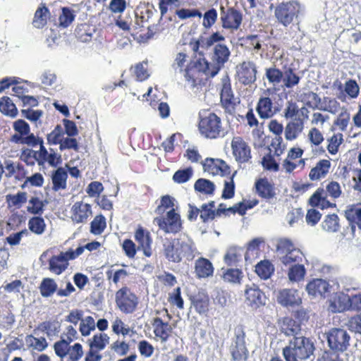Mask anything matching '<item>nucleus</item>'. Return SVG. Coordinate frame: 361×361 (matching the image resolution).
I'll return each mask as SVG.
<instances>
[{"label": "nucleus", "mask_w": 361, "mask_h": 361, "mask_svg": "<svg viewBox=\"0 0 361 361\" xmlns=\"http://www.w3.org/2000/svg\"><path fill=\"white\" fill-rule=\"evenodd\" d=\"M28 228L32 233L41 235L45 231L46 223L42 217L33 216L28 221Z\"/></svg>", "instance_id": "09e8293b"}, {"label": "nucleus", "mask_w": 361, "mask_h": 361, "mask_svg": "<svg viewBox=\"0 0 361 361\" xmlns=\"http://www.w3.org/2000/svg\"><path fill=\"white\" fill-rule=\"evenodd\" d=\"M256 111L262 119L271 118L275 114V111L271 98L269 97H260L257 104Z\"/></svg>", "instance_id": "cd10ccee"}, {"label": "nucleus", "mask_w": 361, "mask_h": 361, "mask_svg": "<svg viewBox=\"0 0 361 361\" xmlns=\"http://www.w3.org/2000/svg\"><path fill=\"white\" fill-rule=\"evenodd\" d=\"M71 219L75 224L85 223L92 216V207L90 204L78 201L71 209Z\"/></svg>", "instance_id": "412c9836"}, {"label": "nucleus", "mask_w": 361, "mask_h": 361, "mask_svg": "<svg viewBox=\"0 0 361 361\" xmlns=\"http://www.w3.org/2000/svg\"><path fill=\"white\" fill-rule=\"evenodd\" d=\"M345 216L350 223H355L361 230V207L359 204H350L345 211Z\"/></svg>", "instance_id": "79ce46f5"}, {"label": "nucleus", "mask_w": 361, "mask_h": 361, "mask_svg": "<svg viewBox=\"0 0 361 361\" xmlns=\"http://www.w3.org/2000/svg\"><path fill=\"white\" fill-rule=\"evenodd\" d=\"M68 262H66L61 253L58 255H53L49 260V269L51 272L59 275L62 274L68 267Z\"/></svg>", "instance_id": "7c9ffc66"}, {"label": "nucleus", "mask_w": 361, "mask_h": 361, "mask_svg": "<svg viewBox=\"0 0 361 361\" xmlns=\"http://www.w3.org/2000/svg\"><path fill=\"white\" fill-rule=\"evenodd\" d=\"M301 6L296 0L283 1L278 4L274 9V16L279 24L288 27L298 20Z\"/></svg>", "instance_id": "39448f33"}, {"label": "nucleus", "mask_w": 361, "mask_h": 361, "mask_svg": "<svg viewBox=\"0 0 361 361\" xmlns=\"http://www.w3.org/2000/svg\"><path fill=\"white\" fill-rule=\"evenodd\" d=\"M172 67L183 74L185 80L192 87L204 84L212 76L210 63L204 57L193 59L188 61V56L183 52L176 54Z\"/></svg>", "instance_id": "f257e3e1"}, {"label": "nucleus", "mask_w": 361, "mask_h": 361, "mask_svg": "<svg viewBox=\"0 0 361 361\" xmlns=\"http://www.w3.org/2000/svg\"><path fill=\"white\" fill-rule=\"evenodd\" d=\"M195 274L197 279H206L214 275V267L211 261L201 257L195 262Z\"/></svg>", "instance_id": "b1692460"}, {"label": "nucleus", "mask_w": 361, "mask_h": 361, "mask_svg": "<svg viewBox=\"0 0 361 361\" xmlns=\"http://www.w3.org/2000/svg\"><path fill=\"white\" fill-rule=\"evenodd\" d=\"M329 283L322 279H314L310 281L306 286V290L309 295L312 296H324L329 290Z\"/></svg>", "instance_id": "c85d7f7f"}, {"label": "nucleus", "mask_w": 361, "mask_h": 361, "mask_svg": "<svg viewBox=\"0 0 361 361\" xmlns=\"http://www.w3.org/2000/svg\"><path fill=\"white\" fill-rule=\"evenodd\" d=\"M197 247L190 240L180 238L166 239L163 244V253L166 259L173 263H179L183 258L192 260L195 257Z\"/></svg>", "instance_id": "f03ea898"}, {"label": "nucleus", "mask_w": 361, "mask_h": 361, "mask_svg": "<svg viewBox=\"0 0 361 361\" xmlns=\"http://www.w3.org/2000/svg\"><path fill=\"white\" fill-rule=\"evenodd\" d=\"M6 201L9 206L20 207L27 201V194L25 192H18L16 195H6Z\"/></svg>", "instance_id": "774afa93"}, {"label": "nucleus", "mask_w": 361, "mask_h": 361, "mask_svg": "<svg viewBox=\"0 0 361 361\" xmlns=\"http://www.w3.org/2000/svg\"><path fill=\"white\" fill-rule=\"evenodd\" d=\"M338 216L336 214L326 216L322 223V228L328 232H336L339 228Z\"/></svg>", "instance_id": "bf43d9fd"}, {"label": "nucleus", "mask_w": 361, "mask_h": 361, "mask_svg": "<svg viewBox=\"0 0 361 361\" xmlns=\"http://www.w3.org/2000/svg\"><path fill=\"white\" fill-rule=\"evenodd\" d=\"M243 273L239 269H227L223 271L222 279L227 283H240Z\"/></svg>", "instance_id": "c03bdc74"}, {"label": "nucleus", "mask_w": 361, "mask_h": 361, "mask_svg": "<svg viewBox=\"0 0 361 361\" xmlns=\"http://www.w3.org/2000/svg\"><path fill=\"white\" fill-rule=\"evenodd\" d=\"M134 237L138 243V248H141L143 250V253L146 257H150L152 255L151 245L152 239L149 231L142 226H138L135 232Z\"/></svg>", "instance_id": "5701e85b"}, {"label": "nucleus", "mask_w": 361, "mask_h": 361, "mask_svg": "<svg viewBox=\"0 0 361 361\" xmlns=\"http://www.w3.org/2000/svg\"><path fill=\"white\" fill-rule=\"evenodd\" d=\"M306 274L305 266L300 263L292 265L288 270V279L292 282H298L302 281Z\"/></svg>", "instance_id": "49530a36"}, {"label": "nucleus", "mask_w": 361, "mask_h": 361, "mask_svg": "<svg viewBox=\"0 0 361 361\" xmlns=\"http://www.w3.org/2000/svg\"><path fill=\"white\" fill-rule=\"evenodd\" d=\"M57 290V284L51 278H44L39 286L40 293L45 298L51 296Z\"/></svg>", "instance_id": "de8ad7c7"}, {"label": "nucleus", "mask_w": 361, "mask_h": 361, "mask_svg": "<svg viewBox=\"0 0 361 361\" xmlns=\"http://www.w3.org/2000/svg\"><path fill=\"white\" fill-rule=\"evenodd\" d=\"M192 305L199 314H205L209 310V298L207 295L197 294L192 299Z\"/></svg>", "instance_id": "4c0bfd02"}, {"label": "nucleus", "mask_w": 361, "mask_h": 361, "mask_svg": "<svg viewBox=\"0 0 361 361\" xmlns=\"http://www.w3.org/2000/svg\"><path fill=\"white\" fill-rule=\"evenodd\" d=\"M0 111L2 114L13 118L16 116L18 114V110L16 105L8 97H3L0 99Z\"/></svg>", "instance_id": "a18cd8bd"}, {"label": "nucleus", "mask_w": 361, "mask_h": 361, "mask_svg": "<svg viewBox=\"0 0 361 361\" xmlns=\"http://www.w3.org/2000/svg\"><path fill=\"white\" fill-rule=\"evenodd\" d=\"M89 347L99 351L103 350L109 343V336L105 333L94 334L87 341Z\"/></svg>", "instance_id": "e433bc0d"}, {"label": "nucleus", "mask_w": 361, "mask_h": 361, "mask_svg": "<svg viewBox=\"0 0 361 361\" xmlns=\"http://www.w3.org/2000/svg\"><path fill=\"white\" fill-rule=\"evenodd\" d=\"M39 146V150H35L36 152V157L37 159V164L39 166H44L46 163V160L49 152L47 151V148L44 145V140L42 137L37 136L35 138V141L34 143H31L28 147L31 148H35Z\"/></svg>", "instance_id": "72a5a7b5"}, {"label": "nucleus", "mask_w": 361, "mask_h": 361, "mask_svg": "<svg viewBox=\"0 0 361 361\" xmlns=\"http://www.w3.org/2000/svg\"><path fill=\"white\" fill-rule=\"evenodd\" d=\"M277 301L283 307H295L302 303L298 291L293 288H284L279 290Z\"/></svg>", "instance_id": "4be33fe9"}, {"label": "nucleus", "mask_w": 361, "mask_h": 361, "mask_svg": "<svg viewBox=\"0 0 361 361\" xmlns=\"http://www.w3.org/2000/svg\"><path fill=\"white\" fill-rule=\"evenodd\" d=\"M194 189L207 196H212L214 194L216 186L214 183L206 178H199L194 184Z\"/></svg>", "instance_id": "c9c22d12"}, {"label": "nucleus", "mask_w": 361, "mask_h": 361, "mask_svg": "<svg viewBox=\"0 0 361 361\" xmlns=\"http://www.w3.org/2000/svg\"><path fill=\"white\" fill-rule=\"evenodd\" d=\"M175 199L169 195H163L161 197L160 203L155 209V212L161 216L164 214L166 210L174 209Z\"/></svg>", "instance_id": "603ef678"}, {"label": "nucleus", "mask_w": 361, "mask_h": 361, "mask_svg": "<svg viewBox=\"0 0 361 361\" xmlns=\"http://www.w3.org/2000/svg\"><path fill=\"white\" fill-rule=\"evenodd\" d=\"M264 243L262 238H255L252 239L247 245V251L245 252V258L246 260L257 257L259 250L260 245Z\"/></svg>", "instance_id": "4d7b16f0"}, {"label": "nucleus", "mask_w": 361, "mask_h": 361, "mask_svg": "<svg viewBox=\"0 0 361 361\" xmlns=\"http://www.w3.org/2000/svg\"><path fill=\"white\" fill-rule=\"evenodd\" d=\"M220 102L225 112L232 114L235 112L237 99L234 97L229 79L224 80L220 93Z\"/></svg>", "instance_id": "f3484780"}, {"label": "nucleus", "mask_w": 361, "mask_h": 361, "mask_svg": "<svg viewBox=\"0 0 361 361\" xmlns=\"http://www.w3.org/2000/svg\"><path fill=\"white\" fill-rule=\"evenodd\" d=\"M240 257V249L236 247H231L225 254L224 261L228 267H232L238 262Z\"/></svg>", "instance_id": "052dcab7"}, {"label": "nucleus", "mask_w": 361, "mask_h": 361, "mask_svg": "<svg viewBox=\"0 0 361 361\" xmlns=\"http://www.w3.org/2000/svg\"><path fill=\"white\" fill-rule=\"evenodd\" d=\"M257 66L252 61H244L236 66V77L244 85L253 84L257 80Z\"/></svg>", "instance_id": "2eb2a0df"}, {"label": "nucleus", "mask_w": 361, "mask_h": 361, "mask_svg": "<svg viewBox=\"0 0 361 361\" xmlns=\"http://www.w3.org/2000/svg\"><path fill=\"white\" fill-rule=\"evenodd\" d=\"M277 250L280 253L283 254L281 259L286 266L301 263L305 258L302 252L295 247L293 242L287 238L281 239L279 241Z\"/></svg>", "instance_id": "0eeeda50"}, {"label": "nucleus", "mask_w": 361, "mask_h": 361, "mask_svg": "<svg viewBox=\"0 0 361 361\" xmlns=\"http://www.w3.org/2000/svg\"><path fill=\"white\" fill-rule=\"evenodd\" d=\"M25 343L29 348L39 352L44 350L48 346V343L44 337L36 338L31 334L25 336Z\"/></svg>", "instance_id": "37998d69"}, {"label": "nucleus", "mask_w": 361, "mask_h": 361, "mask_svg": "<svg viewBox=\"0 0 361 361\" xmlns=\"http://www.w3.org/2000/svg\"><path fill=\"white\" fill-rule=\"evenodd\" d=\"M37 329L48 337L57 336L61 330V324L56 320L44 321L39 324Z\"/></svg>", "instance_id": "2f4dec72"}, {"label": "nucleus", "mask_w": 361, "mask_h": 361, "mask_svg": "<svg viewBox=\"0 0 361 361\" xmlns=\"http://www.w3.org/2000/svg\"><path fill=\"white\" fill-rule=\"evenodd\" d=\"M274 271V265L267 259L262 260L255 266L256 274L262 279H268Z\"/></svg>", "instance_id": "ea45409f"}, {"label": "nucleus", "mask_w": 361, "mask_h": 361, "mask_svg": "<svg viewBox=\"0 0 361 361\" xmlns=\"http://www.w3.org/2000/svg\"><path fill=\"white\" fill-rule=\"evenodd\" d=\"M314 350V343L305 336L294 337L288 346L283 349V355L286 361H299L306 360Z\"/></svg>", "instance_id": "20e7f679"}, {"label": "nucleus", "mask_w": 361, "mask_h": 361, "mask_svg": "<svg viewBox=\"0 0 361 361\" xmlns=\"http://www.w3.org/2000/svg\"><path fill=\"white\" fill-rule=\"evenodd\" d=\"M220 19L221 25L225 29L237 30L241 25L243 15L240 11L234 7L226 9L223 6L220 7Z\"/></svg>", "instance_id": "dca6fc26"}, {"label": "nucleus", "mask_w": 361, "mask_h": 361, "mask_svg": "<svg viewBox=\"0 0 361 361\" xmlns=\"http://www.w3.org/2000/svg\"><path fill=\"white\" fill-rule=\"evenodd\" d=\"M75 16L73 10L68 7L62 8V13L59 16V25L62 27H68L74 20Z\"/></svg>", "instance_id": "0e129e2a"}, {"label": "nucleus", "mask_w": 361, "mask_h": 361, "mask_svg": "<svg viewBox=\"0 0 361 361\" xmlns=\"http://www.w3.org/2000/svg\"><path fill=\"white\" fill-rule=\"evenodd\" d=\"M285 148L282 137L276 136L272 139L269 149L270 153L273 152L274 156L279 157L283 153Z\"/></svg>", "instance_id": "338daca9"}, {"label": "nucleus", "mask_w": 361, "mask_h": 361, "mask_svg": "<svg viewBox=\"0 0 361 361\" xmlns=\"http://www.w3.org/2000/svg\"><path fill=\"white\" fill-rule=\"evenodd\" d=\"M68 174L61 167L57 169L52 175V189L54 191L64 190L66 188V180Z\"/></svg>", "instance_id": "f704fd0d"}, {"label": "nucleus", "mask_w": 361, "mask_h": 361, "mask_svg": "<svg viewBox=\"0 0 361 361\" xmlns=\"http://www.w3.org/2000/svg\"><path fill=\"white\" fill-rule=\"evenodd\" d=\"M230 56L231 51L226 44H216L214 45L211 56L212 64L210 63V67L212 70V76L217 75L228 61Z\"/></svg>", "instance_id": "ddd939ff"}, {"label": "nucleus", "mask_w": 361, "mask_h": 361, "mask_svg": "<svg viewBox=\"0 0 361 361\" xmlns=\"http://www.w3.org/2000/svg\"><path fill=\"white\" fill-rule=\"evenodd\" d=\"M83 354L82 345L79 343H76L69 346L66 361H79L82 357Z\"/></svg>", "instance_id": "69168bd1"}, {"label": "nucleus", "mask_w": 361, "mask_h": 361, "mask_svg": "<svg viewBox=\"0 0 361 361\" xmlns=\"http://www.w3.org/2000/svg\"><path fill=\"white\" fill-rule=\"evenodd\" d=\"M193 170L191 167L180 169L176 171L173 176V180L178 184L188 181L192 176Z\"/></svg>", "instance_id": "680f3d73"}, {"label": "nucleus", "mask_w": 361, "mask_h": 361, "mask_svg": "<svg viewBox=\"0 0 361 361\" xmlns=\"http://www.w3.org/2000/svg\"><path fill=\"white\" fill-rule=\"evenodd\" d=\"M329 309L332 312L350 310V295L348 294L337 293L329 300Z\"/></svg>", "instance_id": "bb28decb"}, {"label": "nucleus", "mask_w": 361, "mask_h": 361, "mask_svg": "<svg viewBox=\"0 0 361 361\" xmlns=\"http://www.w3.org/2000/svg\"><path fill=\"white\" fill-rule=\"evenodd\" d=\"M215 207V202L213 200L204 203L200 207V219L202 223H207L216 218Z\"/></svg>", "instance_id": "58836bf2"}, {"label": "nucleus", "mask_w": 361, "mask_h": 361, "mask_svg": "<svg viewBox=\"0 0 361 361\" xmlns=\"http://www.w3.org/2000/svg\"><path fill=\"white\" fill-rule=\"evenodd\" d=\"M231 147L234 159L239 165L250 162L251 147L243 137L234 136L231 140Z\"/></svg>", "instance_id": "1a4fd4ad"}, {"label": "nucleus", "mask_w": 361, "mask_h": 361, "mask_svg": "<svg viewBox=\"0 0 361 361\" xmlns=\"http://www.w3.org/2000/svg\"><path fill=\"white\" fill-rule=\"evenodd\" d=\"M64 130L61 125H57L54 129L47 135V143L49 145H60L63 139Z\"/></svg>", "instance_id": "13d9d810"}, {"label": "nucleus", "mask_w": 361, "mask_h": 361, "mask_svg": "<svg viewBox=\"0 0 361 361\" xmlns=\"http://www.w3.org/2000/svg\"><path fill=\"white\" fill-rule=\"evenodd\" d=\"M344 91L350 99H356L360 94V87L355 80L349 79L345 82Z\"/></svg>", "instance_id": "e2e57ef3"}, {"label": "nucleus", "mask_w": 361, "mask_h": 361, "mask_svg": "<svg viewBox=\"0 0 361 361\" xmlns=\"http://www.w3.org/2000/svg\"><path fill=\"white\" fill-rule=\"evenodd\" d=\"M197 127L201 136L208 140L224 137L226 134L221 118L209 111L199 114Z\"/></svg>", "instance_id": "7ed1b4c3"}, {"label": "nucleus", "mask_w": 361, "mask_h": 361, "mask_svg": "<svg viewBox=\"0 0 361 361\" xmlns=\"http://www.w3.org/2000/svg\"><path fill=\"white\" fill-rule=\"evenodd\" d=\"M106 226V219L102 214L97 215L90 223V232L94 235L102 234Z\"/></svg>", "instance_id": "6e6d98bb"}, {"label": "nucleus", "mask_w": 361, "mask_h": 361, "mask_svg": "<svg viewBox=\"0 0 361 361\" xmlns=\"http://www.w3.org/2000/svg\"><path fill=\"white\" fill-rule=\"evenodd\" d=\"M350 336L340 328H333L327 334L329 346L334 352H344L350 345Z\"/></svg>", "instance_id": "9d476101"}, {"label": "nucleus", "mask_w": 361, "mask_h": 361, "mask_svg": "<svg viewBox=\"0 0 361 361\" xmlns=\"http://www.w3.org/2000/svg\"><path fill=\"white\" fill-rule=\"evenodd\" d=\"M13 128L15 133L10 138L11 142L27 147L35 142L37 136L30 133V125L26 121L18 119L13 123Z\"/></svg>", "instance_id": "6e6552de"}, {"label": "nucleus", "mask_w": 361, "mask_h": 361, "mask_svg": "<svg viewBox=\"0 0 361 361\" xmlns=\"http://www.w3.org/2000/svg\"><path fill=\"white\" fill-rule=\"evenodd\" d=\"M236 171L230 173L228 178L224 180V189L221 194V198L224 200L231 199L235 195V183L233 180Z\"/></svg>", "instance_id": "3c124183"}, {"label": "nucleus", "mask_w": 361, "mask_h": 361, "mask_svg": "<svg viewBox=\"0 0 361 361\" xmlns=\"http://www.w3.org/2000/svg\"><path fill=\"white\" fill-rule=\"evenodd\" d=\"M265 75L270 84L278 85L283 81V71L276 67L266 68Z\"/></svg>", "instance_id": "864d4df0"}, {"label": "nucleus", "mask_w": 361, "mask_h": 361, "mask_svg": "<svg viewBox=\"0 0 361 361\" xmlns=\"http://www.w3.org/2000/svg\"><path fill=\"white\" fill-rule=\"evenodd\" d=\"M202 164L204 171L213 176L220 174L226 176L231 173L230 166L221 159L206 158Z\"/></svg>", "instance_id": "a211bd4d"}, {"label": "nucleus", "mask_w": 361, "mask_h": 361, "mask_svg": "<svg viewBox=\"0 0 361 361\" xmlns=\"http://www.w3.org/2000/svg\"><path fill=\"white\" fill-rule=\"evenodd\" d=\"M164 311L169 320H170L171 316L168 310L164 309ZM151 324L155 337L159 338L161 343L166 342L171 336L173 328L169 321L164 322L161 317H155L152 319Z\"/></svg>", "instance_id": "4468645a"}, {"label": "nucleus", "mask_w": 361, "mask_h": 361, "mask_svg": "<svg viewBox=\"0 0 361 361\" xmlns=\"http://www.w3.org/2000/svg\"><path fill=\"white\" fill-rule=\"evenodd\" d=\"M115 302L121 312L132 314L137 308L139 298L128 287L123 286L116 292Z\"/></svg>", "instance_id": "423d86ee"}, {"label": "nucleus", "mask_w": 361, "mask_h": 361, "mask_svg": "<svg viewBox=\"0 0 361 361\" xmlns=\"http://www.w3.org/2000/svg\"><path fill=\"white\" fill-rule=\"evenodd\" d=\"M154 221L159 228L165 233H176L182 228L180 216L175 209L168 211L166 216H161L155 218Z\"/></svg>", "instance_id": "f8f14e48"}, {"label": "nucleus", "mask_w": 361, "mask_h": 361, "mask_svg": "<svg viewBox=\"0 0 361 361\" xmlns=\"http://www.w3.org/2000/svg\"><path fill=\"white\" fill-rule=\"evenodd\" d=\"M235 345L232 351L233 358L236 361L245 360L247 350L245 346V332L242 325L237 326L234 329Z\"/></svg>", "instance_id": "6ab92c4d"}, {"label": "nucleus", "mask_w": 361, "mask_h": 361, "mask_svg": "<svg viewBox=\"0 0 361 361\" xmlns=\"http://www.w3.org/2000/svg\"><path fill=\"white\" fill-rule=\"evenodd\" d=\"M106 278L109 281L117 285L118 283H123L128 276L129 273L125 269H119L117 270H107L106 272Z\"/></svg>", "instance_id": "8fccbe9b"}, {"label": "nucleus", "mask_w": 361, "mask_h": 361, "mask_svg": "<svg viewBox=\"0 0 361 361\" xmlns=\"http://www.w3.org/2000/svg\"><path fill=\"white\" fill-rule=\"evenodd\" d=\"M331 167L330 159H321L314 167H312L309 173V178L311 180H319L324 178Z\"/></svg>", "instance_id": "a878e982"}, {"label": "nucleus", "mask_w": 361, "mask_h": 361, "mask_svg": "<svg viewBox=\"0 0 361 361\" xmlns=\"http://www.w3.org/2000/svg\"><path fill=\"white\" fill-rule=\"evenodd\" d=\"M343 141V135L341 133H334L331 137L327 139V150L331 154H336L339 149L340 145Z\"/></svg>", "instance_id": "5fc2aeb1"}, {"label": "nucleus", "mask_w": 361, "mask_h": 361, "mask_svg": "<svg viewBox=\"0 0 361 361\" xmlns=\"http://www.w3.org/2000/svg\"><path fill=\"white\" fill-rule=\"evenodd\" d=\"M308 110L302 107L301 108V115L290 120L285 128L284 136L286 140L293 141L296 140L302 133L305 127V122L308 118Z\"/></svg>", "instance_id": "9b49d317"}, {"label": "nucleus", "mask_w": 361, "mask_h": 361, "mask_svg": "<svg viewBox=\"0 0 361 361\" xmlns=\"http://www.w3.org/2000/svg\"><path fill=\"white\" fill-rule=\"evenodd\" d=\"M255 188L257 195L263 199L270 200L276 195L274 185L266 178L257 180Z\"/></svg>", "instance_id": "c756f323"}, {"label": "nucleus", "mask_w": 361, "mask_h": 361, "mask_svg": "<svg viewBox=\"0 0 361 361\" xmlns=\"http://www.w3.org/2000/svg\"><path fill=\"white\" fill-rule=\"evenodd\" d=\"M49 14L48 8L43 4L39 6L35 11L34 18L32 20V25L35 27L42 28L47 23V18Z\"/></svg>", "instance_id": "a19ab883"}, {"label": "nucleus", "mask_w": 361, "mask_h": 361, "mask_svg": "<svg viewBox=\"0 0 361 361\" xmlns=\"http://www.w3.org/2000/svg\"><path fill=\"white\" fill-rule=\"evenodd\" d=\"M279 329L281 333L287 336L297 337L301 331L300 322H297L293 318L284 317L279 321Z\"/></svg>", "instance_id": "393cba45"}, {"label": "nucleus", "mask_w": 361, "mask_h": 361, "mask_svg": "<svg viewBox=\"0 0 361 361\" xmlns=\"http://www.w3.org/2000/svg\"><path fill=\"white\" fill-rule=\"evenodd\" d=\"M301 77L295 72V70L291 67L283 69V86L287 89H291L297 86L300 81Z\"/></svg>", "instance_id": "473e14b6"}, {"label": "nucleus", "mask_w": 361, "mask_h": 361, "mask_svg": "<svg viewBox=\"0 0 361 361\" xmlns=\"http://www.w3.org/2000/svg\"><path fill=\"white\" fill-rule=\"evenodd\" d=\"M245 302L247 305L257 308L265 305L266 296L264 293L256 284L246 286L245 290Z\"/></svg>", "instance_id": "aec40b11"}]
</instances>
